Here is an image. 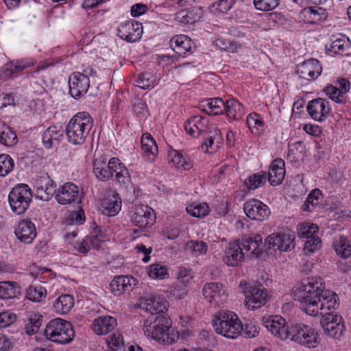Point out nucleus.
<instances>
[{
	"instance_id": "6e6d98bb",
	"label": "nucleus",
	"mask_w": 351,
	"mask_h": 351,
	"mask_svg": "<svg viewBox=\"0 0 351 351\" xmlns=\"http://www.w3.org/2000/svg\"><path fill=\"white\" fill-rule=\"evenodd\" d=\"M193 271L190 268L181 267L177 272L178 282L184 288L186 287L193 278Z\"/></svg>"
},
{
	"instance_id": "412c9836",
	"label": "nucleus",
	"mask_w": 351,
	"mask_h": 351,
	"mask_svg": "<svg viewBox=\"0 0 351 351\" xmlns=\"http://www.w3.org/2000/svg\"><path fill=\"white\" fill-rule=\"evenodd\" d=\"M322 66L316 59H308L297 66V73L300 77L312 80L317 78L322 73Z\"/></svg>"
},
{
	"instance_id": "f03ea898",
	"label": "nucleus",
	"mask_w": 351,
	"mask_h": 351,
	"mask_svg": "<svg viewBox=\"0 0 351 351\" xmlns=\"http://www.w3.org/2000/svg\"><path fill=\"white\" fill-rule=\"evenodd\" d=\"M263 322L267 330L280 339H291L308 348H314L319 344V335L310 326L296 324L289 326L285 319L280 315L265 317Z\"/></svg>"
},
{
	"instance_id": "393cba45",
	"label": "nucleus",
	"mask_w": 351,
	"mask_h": 351,
	"mask_svg": "<svg viewBox=\"0 0 351 351\" xmlns=\"http://www.w3.org/2000/svg\"><path fill=\"white\" fill-rule=\"evenodd\" d=\"M36 63V60L33 58L13 60L5 65L3 69L0 71V75H3L4 77H11L14 74L21 73L25 69L34 66Z\"/></svg>"
},
{
	"instance_id": "a878e982",
	"label": "nucleus",
	"mask_w": 351,
	"mask_h": 351,
	"mask_svg": "<svg viewBox=\"0 0 351 351\" xmlns=\"http://www.w3.org/2000/svg\"><path fill=\"white\" fill-rule=\"evenodd\" d=\"M136 279L130 276H117L110 284V289L114 295L119 296L132 290Z\"/></svg>"
},
{
	"instance_id": "e433bc0d",
	"label": "nucleus",
	"mask_w": 351,
	"mask_h": 351,
	"mask_svg": "<svg viewBox=\"0 0 351 351\" xmlns=\"http://www.w3.org/2000/svg\"><path fill=\"white\" fill-rule=\"evenodd\" d=\"M206 134L208 136L201 146L202 150L205 153L208 152L210 149L212 150L217 149L221 141L220 130L216 128L210 130Z\"/></svg>"
},
{
	"instance_id": "f8f14e48",
	"label": "nucleus",
	"mask_w": 351,
	"mask_h": 351,
	"mask_svg": "<svg viewBox=\"0 0 351 351\" xmlns=\"http://www.w3.org/2000/svg\"><path fill=\"white\" fill-rule=\"evenodd\" d=\"M104 235L101 232V228L93 224L90 234L80 242H75L74 248L80 253L86 254L91 247L98 248Z\"/></svg>"
},
{
	"instance_id": "7c9ffc66",
	"label": "nucleus",
	"mask_w": 351,
	"mask_h": 351,
	"mask_svg": "<svg viewBox=\"0 0 351 351\" xmlns=\"http://www.w3.org/2000/svg\"><path fill=\"white\" fill-rule=\"evenodd\" d=\"M141 149L143 156L147 161H154L158 154V146L154 138L150 134L145 133L142 135Z\"/></svg>"
},
{
	"instance_id": "a211bd4d",
	"label": "nucleus",
	"mask_w": 351,
	"mask_h": 351,
	"mask_svg": "<svg viewBox=\"0 0 351 351\" xmlns=\"http://www.w3.org/2000/svg\"><path fill=\"white\" fill-rule=\"evenodd\" d=\"M142 34V24L134 20L121 23L118 28V36L128 42L138 41L141 38Z\"/></svg>"
},
{
	"instance_id": "5701e85b",
	"label": "nucleus",
	"mask_w": 351,
	"mask_h": 351,
	"mask_svg": "<svg viewBox=\"0 0 351 351\" xmlns=\"http://www.w3.org/2000/svg\"><path fill=\"white\" fill-rule=\"evenodd\" d=\"M169 43L171 48L179 56L190 55L195 49L192 39L184 34L173 36Z\"/></svg>"
},
{
	"instance_id": "8fccbe9b",
	"label": "nucleus",
	"mask_w": 351,
	"mask_h": 351,
	"mask_svg": "<svg viewBox=\"0 0 351 351\" xmlns=\"http://www.w3.org/2000/svg\"><path fill=\"white\" fill-rule=\"evenodd\" d=\"M186 210L190 215L199 218L208 215L210 212V208L207 204L199 202H194L189 204Z\"/></svg>"
},
{
	"instance_id": "c03bdc74",
	"label": "nucleus",
	"mask_w": 351,
	"mask_h": 351,
	"mask_svg": "<svg viewBox=\"0 0 351 351\" xmlns=\"http://www.w3.org/2000/svg\"><path fill=\"white\" fill-rule=\"evenodd\" d=\"M0 143L8 147H12L17 143L15 132L3 122H0Z\"/></svg>"
},
{
	"instance_id": "20e7f679",
	"label": "nucleus",
	"mask_w": 351,
	"mask_h": 351,
	"mask_svg": "<svg viewBox=\"0 0 351 351\" xmlns=\"http://www.w3.org/2000/svg\"><path fill=\"white\" fill-rule=\"evenodd\" d=\"M93 127V119L86 112L75 114L66 126L67 141L74 145H81L86 142Z\"/></svg>"
},
{
	"instance_id": "774afa93",
	"label": "nucleus",
	"mask_w": 351,
	"mask_h": 351,
	"mask_svg": "<svg viewBox=\"0 0 351 351\" xmlns=\"http://www.w3.org/2000/svg\"><path fill=\"white\" fill-rule=\"evenodd\" d=\"M108 347L112 350H117L123 344V338L119 332H114L106 339Z\"/></svg>"
},
{
	"instance_id": "4be33fe9",
	"label": "nucleus",
	"mask_w": 351,
	"mask_h": 351,
	"mask_svg": "<svg viewBox=\"0 0 351 351\" xmlns=\"http://www.w3.org/2000/svg\"><path fill=\"white\" fill-rule=\"evenodd\" d=\"M56 199L62 205L71 204L80 199L78 187L72 182H67L61 186L56 194Z\"/></svg>"
},
{
	"instance_id": "f704fd0d",
	"label": "nucleus",
	"mask_w": 351,
	"mask_h": 351,
	"mask_svg": "<svg viewBox=\"0 0 351 351\" xmlns=\"http://www.w3.org/2000/svg\"><path fill=\"white\" fill-rule=\"evenodd\" d=\"M169 158L171 162L177 168H182L185 170H188L193 167L190 157L184 154L182 152L173 149L169 152Z\"/></svg>"
},
{
	"instance_id": "603ef678",
	"label": "nucleus",
	"mask_w": 351,
	"mask_h": 351,
	"mask_svg": "<svg viewBox=\"0 0 351 351\" xmlns=\"http://www.w3.org/2000/svg\"><path fill=\"white\" fill-rule=\"evenodd\" d=\"M185 249L194 256H197L206 253L208 245L204 241L191 240L186 243Z\"/></svg>"
},
{
	"instance_id": "4c0bfd02",
	"label": "nucleus",
	"mask_w": 351,
	"mask_h": 351,
	"mask_svg": "<svg viewBox=\"0 0 351 351\" xmlns=\"http://www.w3.org/2000/svg\"><path fill=\"white\" fill-rule=\"evenodd\" d=\"M144 306L146 311L150 313V315H163L162 313L166 309L165 302L162 301L160 298L156 296L146 298Z\"/></svg>"
},
{
	"instance_id": "423d86ee",
	"label": "nucleus",
	"mask_w": 351,
	"mask_h": 351,
	"mask_svg": "<svg viewBox=\"0 0 351 351\" xmlns=\"http://www.w3.org/2000/svg\"><path fill=\"white\" fill-rule=\"evenodd\" d=\"M215 331L223 336L230 338H237L243 330L241 321L236 313L226 311L213 320Z\"/></svg>"
},
{
	"instance_id": "e2e57ef3",
	"label": "nucleus",
	"mask_w": 351,
	"mask_h": 351,
	"mask_svg": "<svg viewBox=\"0 0 351 351\" xmlns=\"http://www.w3.org/2000/svg\"><path fill=\"white\" fill-rule=\"evenodd\" d=\"M321 247V239L316 235L305 241L304 252L306 255H309L311 253L318 250Z\"/></svg>"
},
{
	"instance_id": "7ed1b4c3",
	"label": "nucleus",
	"mask_w": 351,
	"mask_h": 351,
	"mask_svg": "<svg viewBox=\"0 0 351 351\" xmlns=\"http://www.w3.org/2000/svg\"><path fill=\"white\" fill-rule=\"evenodd\" d=\"M93 171L95 177L103 182L110 179L119 184H128L130 177L127 168L118 158H111L108 160L104 156H99L93 161Z\"/></svg>"
},
{
	"instance_id": "9b49d317",
	"label": "nucleus",
	"mask_w": 351,
	"mask_h": 351,
	"mask_svg": "<svg viewBox=\"0 0 351 351\" xmlns=\"http://www.w3.org/2000/svg\"><path fill=\"white\" fill-rule=\"evenodd\" d=\"M156 216L154 210L146 205H136L131 215V221L141 228L154 224Z\"/></svg>"
},
{
	"instance_id": "bb28decb",
	"label": "nucleus",
	"mask_w": 351,
	"mask_h": 351,
	"mask_svg": "<svg viewBox=\"0 0 351 351\" xmlns=\"http://www.w3.org/2000/svg\"><path fill=\"white\" fill-rule=\"evenodd\" d=\"M65 130L60 125L49 126L43 134V144L47 149H50L59 144L63 138Z\"/></svg>"
},
{
	"instance_id": "58836bf2",
	"label": "nucleus",
	"mask_w": 351,
	"mask_h": 351,
	"mask_svg": "<svg viewBox=\"0 0 351 351\" xmlns=\"http://www.w3.org/2000/svg\"><path fill=\"white\" fill-rule=\"evenodd\" d=\"M43 181L44 182L45 186H41L38 188L37 195L41 200L48 201L57 193L56 189V185L49 177L43 178Z\"/></svg>"
},
{
	"instance_id": "ddd939ff",
	"label": "nucleus",
	"mask_w": 351,
	"mask_h": 351,
	"mask_svg": "<svg viewBox=\"0 0 351 351\" xmlns=\"http://www.w3.org/2000/svg\"><path fill=\"white\" fill-rule=\"evenodd\" d=\"M241 245L243 251L245 250V254L254 258L259 257L264 251V247L267 243L263 242V238L261 234L257 233H251L242 238Z\"/></svg>"
},
{
	"instance_id": "b1692460",
	"label": "nucleus",
	"mask_w": 351,
	"mask_h": 351,
	"mask_svg": "<svg viewBox=\"0 0 351 351\" xmlns=\"http://www.w3.org/2000/svg\"><path fill=\"white\" fill-rule=\"evenodd\" d=\"M245 253L239 241L231 242L226 248L223 261L228 266L236 267L239 263L243 261Z\"/></svg>"
},
{
	"instance_id": "338daca9",
	"label": "nucleus",
	"mask_w": 351,
	"mask_h": 351,
	"mask_svg": "<svg viewBox=\"0 0 351 351\" xmlns=\"http://www.w3.org/2000/svg\"><path fill=\"white\" fill-rule=\"evenodd\" d=\"M16 319V315L8 311L0 313V328H5L13 324Z\"/></svg>"
},
{
	"instance_id": "9d476101",
	"label": "nucleus",
	"mask_w": 351,
	"mask_h": 351,
	"mask_svg": "<svg viewBox=\"0 0 351 351\" xmlns=\"http://www.w3.org/2000/svg\"><path fill=\"white\" fill-rule=\"evenodd\" d=\"M267 291L261 284L249 287L245 292V306L248 309L259 308L267 303Z\"/></svg>"
},
{
	"instance_id": "6ab92c4d",
	"label": "nucleus",
	"mask_w": 351,
	"mask_h": 351,
	"mask_svg": "<svg viewBox=\"0 0 351 351\" xmlns=\"http://www.w3.org/2000/svg\"><path fill=\"white\" fill-rule=\"evenodd\" d=\"M209 120L206 117L195 115L188 119L184 128L191 136L197 137L209 132L215 127L208 125Z\"/></svg>"
},
{
	"instance_id": "a19ab883",
	"label": "nucleus",
	"mask_w": 351,
	"mask_h": 351,
	"mask_svg": "<svg viewBox=\"0 0 351 351\" xmlns=\"http://www.w3.org/2000/svg\"><path fill=\"white\" fill-rule=\"evenodd\" d=\"M267 179V172L261 171L247 176L244 184L248 190H255L263 186L266 183Z\"/></svg>"
},
{
	"instance_id": "6e6552de",
	"label": "nucleus",
	"mask_w": 351,
	"mask_h": 351,
	"mask_svg": "<svg viewBox=\"0 0 351 351\" xmlns=\"http://www.w3.org/2000/svg\"><path fill=\"white\" fill-rule=\"evenodd\" d=\"M32 199L31 189L25 184L15 186L8 195L10 208L16 215L23 214L29 208Z\"/></svg>"
},
{
	"instance_id": "49530a36",
	"label": "nucleus",
	"mask_w": 351,
	"mask_h": 351,
	"mask_svg": "<svg viewBox=\"0 0 351 351\" xmlns=\"http://www.w3.org/2000/svg\"><path fill=\"white\" fill-rule=\"evenodd\" d=\"M306 153L305 145L302 141H297L289 146L287 160L291 162H297L302 159Z\"/></svg>"
},
{
	"instance_id": "cd10ccee",
	"label": "nucleus",
	"mask_w": 351,
	"mask_h": 351,
	"mask_svg": "<svg viewBox=\"0 0 351 351\" xmlns=\"http://www.w3.org/2000/svg\"><path fill=\"white\" fill-rule=\"evenodd\" d=\"M14 233L19 240L24 243H31L36 236V229L34 223L29 220L19 222Z\"/></svg>"
},
{
	"instance_id": "2eb2a0df",
	"label": "nucleus",
	"mask_w": 351,
	"mask_h": 351,
	"mask_svg": "<svg viewBox=\"0 0 351 351\" xmlns=\"http://www.w3.org/2000/svg\"><path fill=\"white\" fill-rule=\"evenodd\" d=\"M204 298L210 303L220 304L228 299V294L223 285L220 282L206 283L202 289Z\"/></svg>"
},
{
	"instance_id": "09e8293b",
	"label": "nucleus",
	"mask_w": 351,
	"mask_h": 351,
	"mask_svg": "<svg viewBox=\"0 0 351 351\" xmlns=\"http://www.w3.org/2000/svg\"><path fill=\"white\" fill-rule=\"evenodd\" d=\"M43 315L39 313L32 314L25 326L24 328L25 332L29 335H34L37 333L42 324Z\"/></svg>"
},
{
	"instance_id": "2f4dec72",
	"label": "nucleus",
	"mask_w": 351,
	"mask_h": 351,
	"mask_svg": "<svg viewBox=\"0 0 351 351\" xmlns=\"http://www.w3.org/2000/svg\"><path fill=\"white\" fill-rule=\"evenodd\" d=\"M225 102L220 97H214L204 100L200 104V108L209 115H219L224 113Z\"/></svg>"
},
{
	"instance_id": "4468645a",
	"label": "nucleus",
	"mask_w": 351,
	"mask_h": 351,
	"mask_svg": "<svg viewBox=\"0 0 351 351\" xmlns=\"http://www.w3.org/2000/svg\"><path fill=\"white\" fill-rule=\"evenodd\" d=\"M243 210L250 219L261 221L267 219L271 213L269 208L257 199H251L246 202Z\"/></svg>"
},
{
	"instance_id": "f3484780",
	"label": "nucleus",
	"mask_w": 351,
	"mask_h": 351,
	"mask_svg": "<svg viewBox=\"0 0 351 351\" xmlns=\"http://www.w3.org/2000/svg\"><path fill=\"white\" fill-rule=\"evenodd\" d=\"M306 110L311 118L319 122L324 121L330 112L329 102L322 98H317L310 101L308 103Z\"/></svg>"
},
{
	"instance_id": "c85d7f7f",
	"label": "nucleus",
	"mask_w": 351,
	"mask_h": 351,
	"mask_svg": "<svg viewBox=\"0 0 351 351\" xmlns=\"http://www.w3.org/2000/svg\"><path fill=\"white\" fill-rule=\"evenodd\" d=\"M117 326V319L110 315H103L95 319L92 329L98 335H104L112 331Z\"/></svg>"
},
{
	"instance_id": "a18cd8bd",
	"label": "nucleus",
	"mask_w": 351,
	"mask_h": 351,
	"mask_svg": "<svg viewBox=\"0 0 351 351\" xmlns=\"http://www.w3.org/2000/svg\"><path fill=\"white\" fill-rule=\"evenodd\" d=\"M246 123L251 132L258 136L264 130V121L260 114L253 112L247 115Z\"/></svg>"
},
{
	"instance_id": "72a5a7b5",
	"label": "nucleus",
	"mask_w": 351,
	"mask_h": 351,
	"mask_svg": "<svg viewBox=\"0 0 351 351\" xmlns=\"http://www.w3.org/2000/svg\"><path fill=\"white\" fill-rule=\"evenodd\" d=\"M350 47V42L348 37L340 35L332 41L330 46H326V49L335 54L348 55V49Z\"/></svg>"
},
{
	"instance_id": "c756f323",
	"label": "nucleus",
	"mask_w": 351,
	"mask_h": 351,
	"mask_svg": "<svg viewBox=\"0 0 351 351\" xmlns=\"http://www.w3.org/2000/svg\"><path fill=\"white\" fill-rule=\"evenodd\" d=\"M285 176V161L281 158L274 160L267 173V180H268L270 184L277 186L282 182Z\"/></svg>"
},
{
	"instance_id": "1a4fd4ad",
	"label": "nucleus",
	"mask_w": 351,
	"mask_h": 351,
	"mask_svg": "<svg viewBox=\"0 0 351 351\" xmlns=\"http://www.w3.org/2000/svg\"><path fill=\"white\" fill-rule=\"evenodd\" d=\"M295 233L286 228L281 232H274L269 235L265 243L270 249H277L280 251L289 252L295 246Z\"/></svg>"
},
{
	"instance_id": "bf43d9fd",
	"label": "nucleus",
	"mask_w": 351,
	"mask_h": 351,
	"mask_svg": "<svg viewBox=\"0 0 351 351\" xmlns=\"http://www.w3.org/2000/svg\"><path fill=\"white\" fill-rule=\"evenodd\" d=\"M176 18L180 23L184 25H191L197 22L199 19V16L197 15V13L195 12L194 10H192L189 11H180L177 14Z\"/></svg>"
},
{
	"instance_id": "39448f33",
	"label": "nucleus",
	"mask_w": 351,
	"mask_h": 351,
	"mask_svg": "<svg viewBox=\"0 0 351 351\" xmlns=\"http://www.w3.org/2000/svg\"><path fill=\"white\" fill-rule=\"evenodd\" d=\"M171 324L164 315H149L144 322L143 330L145 335L162 343H172L175 338L170 336Z\"/></svg>"
},
{
	"instance_id": "dca6fc26",
	"label": "nucleus",
	"mask_w": 351,
	"mask_h": 351,
	"mask_svg": "<svg viewBox=\"0 0 351 351\" xmlns=\"http://www.w3.org/2000/svg\"><path fill=\"white\" fill-rule=\"evenodd\" d=\"M69 93L75 99L84 95L90 86L89 77L81 75L80 72H74L69 79Z\"/></svg>"
},
{
	"instance_id": "473e14b6",
	"label": "nucleus",
	"mask_w": 351,
	"mask_h": 351,
	"mask_svg": "<svg viewBox=\"0 0 351 351\" xmlns=\"http://www.w3.org/2000/svg\"><path fill=\"white\" fill-rule=\"evenodd\" d=\"M224 113L230 120H239L244 114L243 105L234 99L226 100L225 102Z\"/></svg>"
},
{
	"instance_id": "79ce46f5",
	"label": "nucleus",
	"mask_w": 351,
	"mask_h": 351,
	"mask_svg": "<svg viewBox=\"0 0 351 351\" xmlns=\"http://www.w3.org/2000/svg\"><path fill=\"white\" fill-rule=\"evenodd\" d=\"M20 293L17 282L13 281L0 282V298L10 299L16 298Z\"/></svg>"
},
{
	"instance_id": "0eeeda50",
	"label": "nucleus",
	"mask_w": 351,
	"mask_h": 351,
	"mask_svg": "<svg viewBox=\"0 0 351 351\" xmlns=\"http://www.w3.org/2000/svg\"><path fill=\"white\" fill-rule=\"evenodd\" d=\"M44 335L51 341L67 344L73 340L75 332L70 322L61 318H56L47 324Z\"/></svg>"
},
{
	"instance_id": "13d9d810",
	"label": "nucleus",
	"mask_w": 351,
	"mask_h": 351,
	"mask_svg": "<svg viewBox=\"0 0 351 351\" xmlns=\"http://www.w3.org/2000/svg\"><path fill=\"white\" fill-rule=\"evenodd\" d=\"M155 77L151 73H143L140 74L135 81L136 86L142 89H148L154 86Z\"/></svg>"
},
{
	"instance_id": "aec40b11",
	"label": "nucleus",
	"mask_w": 351,
	"mask_h": 351,
	"mask_svg": "<svg viewBox=\"0 0 351 351\" xmlns=\"http://www.w3.org/2000/svg\"><path fill=\"white\" fill-rule=\"evenodd\" d=\"M299 18L308 24H319L326 21L328 12L319 6L311 5L303 8L299 13Z\"/></svg>"
},
{
	"instance_id": "052dcab7",
	"label": "nucleus",
	"mask_w": 351,
	"mask_h": 351,
	"mask_svg": "<svg viewBox=\"0 0 351 351\" xmlns=\"http://www.w3.org/2000/svg\"><path fill=\"white\" fill-rule=\"evenodd\" d=\"M236 0H215L211 5L213 12L227 13L233 6Z\"/></svg>"
},
{
	"instance_id": "37998d69",
	"label": "nucleus",
	"mask_w": 351,
	"mask_h": 351,
	"mask_svg": "<svg viewBox=\"0 0 351 351\" xmlns=\"http://www.w3.org/2000/svg\"><path fill=\"white\" fill-rule=\"evenodd\" d=\"M333 247L337 254L343 258L351 256V245L348 239L340 236L333 241Z\"/></svg>"
},
{
	"instance_id": "864d4df0",
	"label": "nucleus",
	"mask_w": 351,
	"mask_h": 351,
	"mask_svg": "<svg viewBox=\"0 0 351 351\" xmlns=\"http://www.w3.org/2000/svg\"><path fill=\"white\" fill-rule=\"evenodd\" d=\"M318 230V226L314 223H302L298 226V237L306 238V239L316 236L315 233H317Z\"/></svg>"
},
{
	"instance_id": "680f3d73",
	"label": "nucleus",
	"mask_w": 351,
	"mask_h": 351,
	"mask_svg": "<svg viewBox=\"0 0 351 351\" xmlns=\"http://www.w3.org/2000/svg\"><path fill=\"white\" fill-rule=\"evenodd\" d=\"M253 3L256 10L267 12L276 8L280 0H254Z\"/></svg>"
},
{
	"instance_id": "de8ad7c7",
	"label": "nucleus",
	"mask_w": 351,
	"mask_h": 351,
	"mask_svg": "<svg viewBox=\"0 0 351 351\" xmlns=\"http://www.w3.org/2000/svg\"><path fill=\"white\" fill-rule=\"evenodd\" d=\"M46 289L42 285H30L26 291V298L33 302H40L47 296Z\"/></svg>"
},
{
	"instance_id": "ea45409f",
	"label": "nucleus",
	"mask_w": 351,
	"mask_h": 351,
	"mask_svg": "<svg viewBox=\"0 0 351 351\" xmlns=\"http://www.w3.org/2000/svg\"><path fill=\"white\" fill-rule=\"evenodd\" d=\"M102 212L107 216H115L121 208V200L120 198L113 196L112 198L106 199L102 202Z\"/></svg>"
},
{
	"instance_id": "69168bd1",
	"label": "nucleus",
	"mask_w": 351,
	"mask_h": 351,
	"mask_svg": "<svg viewBox=\"0 0 351 351\" xmlns=\"http://www.w3.org/2000/svg\"><path fill=\"white\" fill-rule=\"evenodd\" d=\"M85 221V215L84 211L80 209L77 211H73L70 213L66 223L67 224H82Z\"/></svg>"
},
{
	"instance_id": "3c124183",
	"label": "nucleus",
	"mask_w": 351,
	"mask_h": 351,
	"mask_svg": "<svg viewBox=\"0 0 351 351\" xmlns=\"http://www.w3.org/2000/svg\"><path fill=\"white\" fill-rule=\"evenodd\" d=\"M147 274L151 278L157 280L165 279L169 276L167 266L160 263L149 265Z\"/></svg>"
},
{
	"instance_id": "f257e3e1",
	"label": "nucleus",
	"mask_w": 351,
	"mask_h": 351,
	"mask_svg": "<svg viewBox=\"0 0 351 351\" xmlns=\"http://www.w3.org/2000/svg\"><path fill=\"white\" fill-rule=\"evenodd\" d=\"M324 282L321 277H311L304 280L298 289L297 297L300 308L311 316L320 315V324L325 335L339 339L345 330L343 317L331 311L337 304L335 293L324 291Z\"/></svg>"
},
{
	"instance_id": "c9c22d12",
	"label": "nucleus",
	"mask_w": 351,
	"mask_h": 351,
	"mask_svg": "<svg viewBox=\"0 0 351 351\" xmlns=\"http://www.w3.org/2000/svg\"><path fill=\"white\" fill-rule=\"evenodd\" d=\"M73 306V297L69 294H62L56 300L53 307L57 313L65 314L69 313Z\"/></svg>"
},
{
	"instance_id": "5fc2aeb1",
	"label": "nucleus",
	"mask_w": 351,
	"mask_h": 351,
	"mask_svg": "<svg viewBox=\"0 0 351 351\" xmlns=\"http://www.w3.org/2000/svg\"><path fill=\"white\" fill-rule=\"evenodd\" d=\"M322 199V191L319 189H313L305 201L304 210L311 211L312 208L318 205Z\"/></svg>"
},
{
	"instance_id": "4d7b16f0",
	"label": "nucleus",
	"mask_w": 351,
	"mask_h": 351,
	"mask_svg": "<svg viewBox=\"0 0 351 351\" xmlns=\"http://www.w3.org/2000/svg\"><path fill=\"white\" fill-rule=\"evenodd\" d=\"M14 162L12 157L5 154H0V176L5 177L14 169Z\"/></svg>"
},
{
	"instance_id": "0e129e2a",
	"label": "nucleus",
	"mask_w": 351,
	"mask_h": 351,
	"mask_svg": "<svg viewBox=\"0 0 351 351\" xmlns=\"http://www.w3.org/2000/svg\"><path fill=\"white\" fill-rule=\"evenodd\" d=\"M324 91L332 101L337 103L344 101L345 97L343 95V91H341L337 87L332 85L328 86L324 88Z\"/></svg>"
}]
</instances>
